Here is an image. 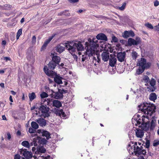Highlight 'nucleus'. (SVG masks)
Listing matches in <instances>:
<instances>
[{
	"mask_svg": "<svg viewBox=\"0 0 159 159\" xmlns=\"http://www.w3.org/2000/svg\"><path fill=\"white\" fill-rule=\"evenodd\" d=\"M85 44L87 48V50L84 54L82 55V61H84L89 59L90 57L93 56V54L95 53L97 62L99 63L100 61V56L99 52L97 51V48L99 47L98 41L95 38H93L92 39L89 38L88 41L85 43Z\"/></svg>",
	"mask_w": 159,
	"mask_h": 159,
	"instance_id": "obj_1",
	"label": "nucleus"
},
{
	"mask_svg": "<svg viewBox=\"0 0 159 159\" xmlns=\"http://www.w3.org/2000/svg\"><path fill=\"white\" fill-rule=\"evenodd\" d=\"M139 111L146 115L143 116L144 117H147L148 116H151L155 111L156 106L153 104L144 102L138 106Z\"/></svg>",
	"mask_w": 159,
	"mask_h": 159,
	"instance_id": "obj_2",
	"label": "nucleus"
},
{
	"mask_svg": "<svg viewBox=\"0 0 159 159\" xmlns=\"http://www.w3.org/2000/svg\"><path fill=\"white\" fill-rule=\"evenodd\" d=\"M65 47L71 54L75 52L76 50L78 51H81L84 48L81 43L79 41L68 42L66 43Z\"/></svg>",
	"mask_w": 159,
	"mask_h": 159,
	"instance_id": "obj_3",
	"label": "nucleus"
},
{
	"mask_svg": "<svg viewBox=\"0 0 159 159\" xmlns=\"http://www.w3.org/2000/svg\"><path fill=\"white\" fill-rule=\"evenodd\" d=\"M57 65L55 62L51 61L48 64V67L46 66H44V71L47 75L53 77L56 75V73L52 70H50L49 69L51 70H54Z\"/></svg>",
	"mask_w": 159,
	"mask_h": 159,
	"instance_id": "obj_4",
	"label": "nucleus"
},
{
	"mask_svg": "<svg viewBox=\"0 0 159 159\" xmlns=\"http://www.w3.org/2000/svg\"><path fill=\"white\" fill-rule=\"evenodd\" d=\"M39 110L42 113L44 118L48 117L49 116V114L48 112L49 110V108L47 107L46 105H42L39 108Z\"/></svg>",
	"mask_w": 159,
	"mask_h": 159,
	"instance_id": "obj_5",
	"label": "nucleus"
},
{
	"mask_svg": "<svg viewBox=\"0 0 159 159\" xmlns=\"http://www.w3.org/2000/svg\"><path fill=\"white\" fill-rule=\"evenodd\" d=\"M140 38L137 37H136L135 39L132 38H129L128 40V43L129 46L137 45L141 43Z\"/></svg>",
	"mask_w": 159,
	"mask_h": 159,
	"instance_id": "obj_6",
	"label": "nucleus"
},
{
	"mask_svg": "<svg viewBox=\"0 0 159 159\" xmlns=\"http://www.w3.org/2000/svg\"><path fill=\"white\" fill-rule=\"evenodd\" d=\"M20 152V154H22L26 159H30L32 157V154L31 152L27 151L26 149H22Z\"/></svg>",
	"mask_w": 159,
	"mask_h": 159,
	"instance_id": "obj_7",
	"label": "nucleus"
},
{
	"mask_svg": "<svg viewBox=\"0 0 159 159\" xmlns=\"http://www.w3.org/2000/svg\"><path fill=\"white\" fill-rule=\"evenodd\" d=\"M51 91L52 93L50 94V96L52 98H54L56 99H61L63 98V95L60 91L55 92L53 90H51Z\"/></svg>",
	"mask_w": 159,
	"mask_h": 159,
	"instance_id": "obj_8",
	"label": "nucleus"
},
{
	"mask_svg": "<svg viewBox=\"0 0 159 159\" xmlns=\"http://www.w3.org/2000/svg\"><path fill=\"white\" fill-rule=\"evenodd\" d=\"M50 56H52V61L55 62L57 65H59V64L60 62L61 58L55 55L54 53H51Z\"/></svg>",
	"mask_w": 159,
	"mask_h": 159,
	"instance_id": "obj_9",
	"label": "nucleus"
},
{
	"mask_svg": "<svg viewBox=\"0 0 159 159\" xmlns=\"http://www.w3.org/2000/svg\"><path fill=\"white\" fill-rule=\"evenodd\" d=\"M141 148H142L141 146L139 148L137 146L136 143H135L134 146V150L135 155L136 156H139V155H141V151L142 150Z\"/></svg>",
	"mask_w": 159,
	"mask_h": 159,
	"instance_id": "obj_10",
	"label": "nucleus"
},
{
	"mask_svg": "<svg viewBox=\"0 0 159 159\" xmlns=\"http://www.w3.org/2000/svg\"><path fill=\"white\" fill-rule=\"evenodd\" d=\"M125 55L126 53L125 52H119L117 54V57L118 60L120 62L123 61L125 58Z\"/></svg>",
	"mask_w": 159,
	"mask_h": 159,
	"instance_id": "obj_11",
	"label": "nucleus"
},
{
	"mask_svg": "<svg viewBox=\"0 0 159 159\" xmlns=\"http://www.w3.org/2000/svg\"><path fill=\"white\" fill-rule=\"evenodd\" d=\"M109 53L108 52H103L101 55L102 60L104 61H107L109 58Z\"/></svg>",
	"mask_w": 159,
	"mask_h": 159,
	"instance_id": "obj_12",
	"label": "nucleus"
},
{
	"mask_svg": "<svg viewBox=\"0 0 159 159\" xmlns=\"http://www.w3.org/2000/svg\"><path fill=\"white\" fill-rule=\"evenodd\" d=\"M116 59L111 55V57L109 59V65L111 67H114L116 63Z\"/></svg>",
	"mask_w": 159,
	"mask_h": 159,
	"instance_id": "obj_13",
	"label": "nucleus"
},
{
	"mask_svg": "<svg viewBox=\"0 0 159 159\" xmlns=\"http://www.w3.org/2000/svg\"><path fill=\"white\" fill-rule=\"evenodd\" d=\"M143 122L141 123V128L145 131H147L149 128L150 124L148 122H145L142 119Z\"/></svg>",
	"mask_w": 159,
	"mask_h": 159,
	"instance_id": "obj_14",
	"label": "nucleus"
},
{
	"mask_svg": "<svg viewBox=\"0 0 159 159\" xmlns=\"http://www.w3.org/2000/svg\"><path fill=\"white\" fill-rule=\"evenodd\" d=\"M96 38H95L98 41L97 39L98 40H103L105 41H107V36L103 33H100L98 34L96 37Z\"/></svg>",
	"mask_w": 159,
	"mask_h": 159,
	"instance_id": "obj_15",
	"label": "nucleus"
},
{
	"mask_svg": "<svg viewBox=\"0 0 159 159\" xmlns=\"http://www.w3.org/2000/svg\"><path fill=\"white\" fill-rule=\"evenodd\" d=\"M36 121L40 126L43 127L46 125V120L43 118H39L36 120Z\"/></svg>",
	"mask_w": 159,
	"mask_h": 159,
	"instance_id": "obj_16",
	"label": "nucleus"
},
{
	"mask_svg": "<svg viewBox=\"0 0 159 159\" xmlns=\"http://www.w3.org/2000/svg\"><path fill=\"white\" fill-rule=\"evenodd\" d=\"M36 141L39 144H45L47 142V140L44 138H41L38 136L36 138Z\"/></svg>",
	"mask_w": 159,
	"mask_h": 159,
	"instance_id": "obj_17",
	"label": "nucleus"
},
{
	"mask_svg": "<svg viewBox=\"0 0 159 159\" xmlns=\"http://www.w3.org/2000/svg\"><path fill=\"white\" fill-rule=\"evenodd\" d=\"M53 100L52 99L46 98L43 101V104L46 105L47 104L50 106H53Z\"/></svg>",
	"mask_w": 159,
	"mask_h": 159,
	"instance_id": "obj_18",
	"label": "nucleus"
},
{
	"mask_svg": "<svg viewBox=\"0 0 159 159\" xmlns=\"http://www.w3.org/2000/svg\"><path fill=\"white\" fill-rule=\"evenodd\" d=\"M55 50L59 53H62L65 50V48L61 44L57 45L55 48Z\"/></svg>",
	"mask_w": 159,
	"mask_h": 159,
	"instance_id": "obj_19",
	"label": "nucleus"
},
{
	"mask_svg": "<svg viewBox=\"0 0 159 159\" xmlns=\"http://www.w3.org/2000/svg\"><path fill=\"white\" fill-rule=\"evenodd\" d=\"M135 133L136 135L138 138H142L144 135L143 131L140 129H136V131Z\"/></svg>",
	"mask_w": 159,
	"mask_h": 159,
	"instance_id": "obj_20",
	"label": "nucleus"
},
{
	"mask_svg": "<svg viewBox=\"0 0 159 159\" xmlns=\"http://www.w3.org/2000/svg\"><path fill=\"white\" fill-rule=\"evenodd\" d=\"M146 60L144 58H141L140 60L139 61L138 63V65L139 66L144 67L145 65H146Z\"/></svg>",
	"mask_w": 159,
	"mask_h": 159,
	"instance_id": "obj_21",
	"label": "nucleus"
},
{
	"mask_svg": "<svg viewBox=\"0 0 159 159\" xmlns=\"http://www.w3.org/2000/svg\"><path fill=\"white\" fill-rule=\"evenodd\" d=\"M55 77L54 78V81L57 83L60 84L62 83V78L58 75H55Z\"/></svg>",
	"mask_w": 159,
	"mask_h": 159,
	"instance_id": "obj_22",
	"label": "nucleus"
},
{
	"mask_svg": "<svg viewBox=\"0 0 159 159\" xmlns=\"http://www.w3.org/2000/svg\"><path fill=\"white\" fill-rule=\"evenodd\" d=\"M42 135L43 136H45L47 140H48L51 138L50 133L47 131L43 130L42 133Z\"/></svg>",
	"mask_w": 159,
	"mask_h": 159,
	"instance_id": "obj_23",
	"label": "nucleus"
},
{
	"mask_svg": "<svg viewBox=\"0 0 159 159\" xmlns=\"http://www.w3.org/2000/svg\"><path fill=\"white\" fill-rule=\"evenodd\" d=\"M62 106L61 103L59 101L53 100V106L56 107L57 108H59Z\"/></svg>",
	"mask_w": 159,
	"mask_h": 159,
	"instance_id": "obj_24",
	"label": "nucleus"
},
{
	"mask_svg": "<svg viewBox=\"0 0 159 159\" xmlns=\"http://www.w3.org/2000/svg\"><path fill=\"white\" fill-rule=\"evenodd\" d=\"M157 98L156 94L155 93H152L149 95V99L151 101H154Z\"/></svg>",
	"mask_w": 159,
	"mask_h": 159,
	"instance_id": "obj_25",
	"label": "nucleus"
},
{
	"mask_svg": "<svg viewBox=\"0 0 159 159\" xmlns=\"http://www.w3.org/2000/svg\"><path fill=\"white\" fill-rule=\"evenodd\" d=\"M27 58L29 60L34 58L33 53L31 51H28L26 53Z\"/></svg>",
	"mask_w": 159,
	"mask_h": 159,
	"instance_id": "obj_26",
	"label": "nucleus"
},
{
	"mask_svg": "<svg viewBox=\"0 0 159 159\" xmlns=\"http://www.w3.org/2000/svg\"><path fill=\"white\" fill-rule=\"evenodd\" d=\"M31 127L35 129L39 128V125L38 124L34 121H32L31 124Z\"/></svg>",
	"mask_w": 159,
	"mask_h": 159,
	"instance_id": "obj_27",
	"label": "nucleus"
},
{
	"mask_svg": "<svg viewBox=\"0 0 159 159\" xmlns=\"http://www.w3.org/2000/svg\"><path fill=\"white\" fill-rule=\"evenodd\" d=\"M29 96L30 101H32V100H33L36 97L35 94L34 92H32L31 93H29Z\"/></svg>",
	"mask_w": 159,
	"mask_h": 159,
	"instance_id": "obj_28",
	"label": "nucleus"
},
{
	"mask_svg": "<svg viewBox=\"0 0 159 159\" xmlns=\"http://www.w3.org/2000/svg\"><path fill=\"white\" fill-rule=\"evenodd\" d=\"M37 150L39 152L44 153L46 152V149L43 147H39L37 148Z\"/></svg>",
	"mask_w": 159,
	"mask_h": 159,
	"instance_id": "obj_29",
	"label": "nucleus"
},
{
	"mask_svg": "<svg viewBox=\"0 0 159 159\" xmlns=\"http://www.w3.org/2000/svg\"><path fill=\"white\" fill-rule=\"evenodd\" d=\"M144 67L139 66L138 70H137V74L139 75L142 73L144 70Z\"/></svg>",
	"mask_w": 159,
	"mask_h": 159,
	"instance_id": "obj_30",
	"label": "nucleus"
},
{
	"mask_svg": "<svg viewBox=\"0 0 159 159\" xmlns=\"http://www.w3.org/2000/svg\"><path fill=\"white\" fill-rule=\"evenodd\" d=\"M21 144L23 146L27 148H29L30 147V144L27 141H23L22 143Z\"/></svg>",
	"mask_w": 159,
	"mask_h": 159,
	"instance_id": "obj_31",
	"label": "nucleus"
},
{
	"mask_svg": "<svg viewBox=\"0 0 159 159\" xmlns=\"http://www.w3.org/2000/svg\"><path fill=\"white\" fill-rule=\"evenodd\" d=\"M155 120L152 119L151 123V125L150 127V130H153L155 127Z\"/></svg>",
	"mask_w": 159,
	"mask_h": 159,
	"instance_id": "obj_32",
	"label": "nucleus"
},
{
	"mask_svg": "<svg viewBox=\"0 0 159 159\" xmlns=\"http://www.w3.org/2000/svg\"><path fill=\"white\" fill-rule=\"evenodd\" d=\"M150 84L151 86L154 87L156 85V81L153 78H152L151 80L149 81Z\"/></svg>",
	"mask_w": 159,
	"mask_h": 159,
	"instance_id": "obj_33",
	"label": "nucleus"
},
{
	"mask_svg": "<svg viewBox=\"0 0 159 159\" xmlns=\"http://www.w3.org/2000/svg\"><path fill=\"white\" fill-rule=\"evenodd\" d=\"M123 37L125 38H127L129 37V31H125L123 34Z\"/></svg>",
	"mask_w": 159,
	"mask_h": 159,
	"instance_id": "obj_34",
	"label": "nucleus"
},
{
	"mask_svg": "<svg viewBox=\"0 0 159 159\" xmlns=\"http://www.w3.org/2000/svg\"><path fill=\"white\" fill-rule=\"evenodd\" d=\"M50 42V41H49L48 39H47L44 43L41 49H45L46 47L48 44V43Z\"/></svg>",
	"mask_w": 159,
	"mask_h": 159,
	"instance_id": "obj_35",
	"label": "nucleus"
},
{
	"mask_svg": "<svg viewBox=\"0 0 159 159\" xmlns=\"http://www.w3.org/2000/svg\"><path fill=\"white\" fill-rule=\"evenodd\" d=\"M30 144V146H32L33 145H34L35 146H36L38 145L37 142L36 141V139L35 140L34 139V141L31 142Z\"/></svg>",
	"mask_w": 159,
	"mask_h": 159,
	"instance_id": "obj_36",
	"label": "nucleus"
},
{
	"mask_svg": "<svg viewBox=\"0 0 159 159\" xmlns=\"http://www.w3.org/2000/svg\"><path fill=\"white\" fill-rule=\"evenodd\" d=\"M48 94L45 92H42L40 94V97L42 98H47L48 97Z\"/></svg>",
	"mask_w": 159,
	"mask_h": 159,
	"instance_id": "obj_37",
	"label": "nucleus"
},
{
	"mask_svg": "<svg viewBox=\"0 0 159 159\" xmlns=\"http://www.w3.org/2000/svg\"><path fill=\"white\" fill-rule=\"evenodd\" d=\"M137 56V53L136 52H133L132 53V58L133 59H136Z\"/></svg>",
	"mask_w": 159,
	"mask_h": 159,
	"instance_id": "obj_38",
	"label": "nucleus"
},
{
	"mask_svg": "<svg viewBox=\"0 0 159 159\" xmlns=\"http://www.w3.org/2000/svg\"><path fill=\"white\" fill-rule=\"evenodd\" d=\"M143 80L145 81L146 83H147L149 82L150 79L149 77L147 75H145L143 78Z\"/></svg>",
	"mask_w": 159,
	"mask_h": 159,
	"instance_id": "obj_39",
	"label": "nucleus"
},
{
	"mask_svg": "<svg viewBox=\"0 0 159 159\" xmlns=\"http://www.w3.org/2000/svg\"><path fill=\"white\" fill-rule=\"evenodd\" d=\"M62 110H58L56 111V114L57 115H58L60 116H61V114H62Z\"/></svg>",
	"mask_w": 159,
	"mask_h": 159,
	"instance_id": "obj_40",
	"label": "nucleus"
},
{
	"mask_svg": "<svg viewBox=\"0 0 159 159\" xmlns=\"http://www.w3.org/2000/svg\"><path fill=\"white\" fill-rule=\"evenodd\" d=\"M145 146L146 148H148L150 146V141L148 139H146L145 143Z\"/></svg>",
	"mask_w": 159,
	"mask_h": 159,
	"instance_id": "obj_41",
	"label": "nucleus"
},
{
	"mask_svg": "<svg viewBox=\"0 0 159 159\" xmlns=\"http://www.w3.org/2000/svg\"><path fill=\"white\" fill-rule=\"evenodd\" d=\"M147 89H149L148 91L149 90L150 92H153L155 90V88L154 86H149L148 87Z\"/></svg>",
	"mask_w": 159,
	"mask_h": 159,
	"instance_id": "obj_42",
	"label": "nucleus"
},
{
	"mask_svg": "<svg viewBox=\"0 0 159 159\" xmlns=\"http://www.w3.org/2000/svg\"><path fill=\"white\" fill-rule=\"evenodd\" d=\"M36 129L33 128L32 127H30L29 129V132L30 133H34L36 132Z\"/></svg>",
	"mask_w": 159,
	"mask_h": 159,
	"instance_id": "obj_43",
	"label": "nucleus"
},
{
	"mask_svg": "<svg viewBox=\"0 0 159 159\" xmlns=\"http://www.w3.org/2000/svg\"><path fill=\"white\" fill-rule=\"evenodd\" d=\"M126 4V3L124 2L121 7H119V9L121 11L123 10L125 8Z\"/></svg>",
	"mask_w": 159,
	"mask_h": 159,
	"instance_id": "obj_44",
	"label": "nucleus"
},
{
	"mask_svg": "<svg viewBox=\"0 0 159 159\" xmlns=\"http://www.w3.org/2000/svg\"><path fill=\"white\" fill-rule=\"evenodd\" d=\"M67 13L68 12V11L67 10H65L64 11H63L62 12H61L58 13V15L59 16H61L62 15H67V14H66V13Z\"/></svg>",
	"mask_w": 159,
	"mask_h": 159,
	"instance_id": "obj_45",
	"label": "nucleus"
},
{
	"mask_svg": "<svg viewBox=\"0 0 159 159\" xmlns=\"http://www.w3.org/2000/svg\"><path fill=\"white\" fill-rule=\"evenodd\" d=\"M148 28L150 29H153V27L152 25L150 23H148L145 25Z\"/></svg>",
	"mask_w": 159,
	"mask_h": 159,
	"instance_id": "obj_46",
	"label": "nucleus"
},
{
	"mask_svg": "<svg viewBox=\"0 0 159 159\" xmlns=\"http://www.w3.org/2000/svg\"><path fill=\"white\" fill-rule=\"evenodd\" d=\"M112 41L114 42H118V40L117 38L115 36H113L112 37Z\"/></svg>",
	"mask_w": 159,
	"mask_h": 159,
	"instance_id": "obj_47",
	"label": "nucleus"
},
{
	"mask_svg": "<svg viewBox=\"0 0 159 159\" xmlns=\"http://www.w3.org/2000/svg\"><path fill=\"white\" fill-rule=\"evenodd\" d=\"M129 36H131L132 37H134V36L135 34L132 31L130 30L129 31Z\"/></svg>",
	"mask_w": 159,
	"mask_h": 159,
	"instance_id": "obj_48",
	"label": "nucleus"
},
{
	"mask_svg": "<svg viewBox=\"0 0 159 159\" xmlns=\"http://www.w3.org/2000/svg\"><path fill=\"white\" fill-rule=\"evenodd\" d=\"M151 66V63L149 62L146 63V65H145V68H149L150 66Z\"/></svg>",
	"mask_w": 159,
	"mask_h": 159,
	"instance_id": "obj_49",
	"label": "nucleus"
},
{
	"mask_svg": "<svg viewBox=\"0 0 159 159\" xmlns=\"http://www.w3.org/2000/svg\"><path fill=\"white\" fill-rule=\"evenodd\" d=\"M158 145H159V141H154L153 143V145L154 146H157Z\"/></svg>",
	"mask_w": 159,
	"mask_h": 159,
	"instance_id": "obj_50",
	"label": "nucleus"
},
{
	"mask_svg": "<svg viewBox=\"0 0 159 159\" xmlns=\"http://www.w3.org/2000/svg\"><path fill=\"white\" fill-rule=\"evenodd\" d=\"M154 30L156 31H159V23L157 25L155 26L154 27Z\"/></svg>",
	"mask_w": 159,
	"mask_h": 159,
	"instance_id": "obj_51",
	"label": "nucleus"
},
{
	"mask_svg": "<svg viewBox=\"0 0 159 159\" xmlns=\"http://www.w3.org/2000/svg\"><path fill=\"white\" fill-rule=\"evenodd\" d=\"M22 33V30L21 29H19L17 33V34L19 35H20Z\"/></svg>",
	"mask_w": 159,
	"mask_h": 159,
	"instance_id": "obj_52",
	"label": "nucleus"
},
{
	"mask_svg": "<svg viewBox=\"0 0 159 159\" xmlns=\"http://www.w3.org/2000/svg\"><path fill=\"white\" fill-rule=\"evenodd\" d=\"M3 59L5 60L6 61H11V58L9 57H4Z\"/></svg>",
	"mask_w": 159,
	"mask_h": 159,
	"instance_id": "obj_53",
	"label": "nucleus"
},
{
	"mask_svg": "<svg viewBox=\"0 0 159 159\" xmlns=\"http://www.w3.org/2000/svg\"><path fill=\"white\" fill-rule=\"evenodd\" d=\"M141 151V154L144 155L145 154H146V150L144 149H142Z\"/></svg>",
	"mask_w": 159,
	"mask_h": 159,
	"instance_id": "obj_54",
	"label": "nucleus"
},
{
	"mask_svg": "<svg viewBox=\"0 0 159 159\" xmlns=\"http://www.w3.org/2000/svg\"><path fill=\"white\" fill-rule=\"evenodd\" d=\"M62 94H63V93H67L68 92V91L66 90H65L62 89V90L60 91Z\"/></svg>",
	"mask_w": 159,
	"mask_h": 159,
	"instance_id": "obj_55",
	"label": "nucleus"
},
{
	"mask_svg": "<svg viewBox=\"0 0 159 159\" xmlns=\"http://www.w3.org/2000/svg\"><path fill=\"white\" fill-rule=\"evenodd\" d=\"M36 37L35 36H34L32 38V42L33 43H35L36 42Z\"/></svg>",
	"mask_w": 159,
	"mask_h": 159,
	"instance_id": "obj_56",
	"label": "nucleus"
},
{
	"mask_svg": "<svg viewBox=\"0 0 159 159\" xmlns=\"http://www.w3.org/2000/svg\"><path fill=\"white\" fill-rule=\"evenodd\" d=\"M92 56L93 60L97 61V57L95 56V53L93 54V55Z\"/></svg>",
	"mask_w": 159,
	"mask_h": 159,
	"instance_id": "obj_57",
	"label": "nucleus"
},
{
	"mask_svg": "<svg viewBox=\"0 0 159 159\" xmlns=\"http://www.w3.org/2000/svg\"><path fill=\"white\" fill-rule=\"evenodd\" d=\"M20 156L19 154H16L15 156L14 159H20Z\"/></svg>",
	"mask_w": 159,
	"mask_h": 159,
	"instance_id": "obj_58",
	"label": "nucleus"
},
{
	"mask_svg": "<svg viewBox=\"0 0 159 159\" xmlns=\"http://www.w3.org/2000/svg\"><path fill=\"white\" fill-rule=\"evenodd\" d=\"M159 4V2L157 0L156 1L154 2V5L155 7L157 6Z\"/></svg>",
	"mask_w": 159,
	"mask_h": 159,
	"instance_id": "obj_59",
	"label": "nucleus"
},
{
	"mask_svg": "<svg viewBox=\"0 0 159 159\" xmlns=\"http://www.w3.org/2000/svg\"><path fill=\"white\" fill-rule=\"evenodd\" d=\"M79 0H68L71 3H75L78 2Z\"/></svg>",
	"mask_w": 159,
	"mask_h": 159,
	"instance_id": "obj_60",
	"label": "nucleus"
},
{
	"mask_svg": "<svg viewBox=\"0 0 159 159\" xmlns=\"http://www.w3.org/2000/svg\"><path fill=\"white\" fill-rule=\"evenodd\" d=\"M7 138L8 140H10L11 138V135L9 133H7Z\"/></svg>",
	"mask_w": 159,
	"mask_h": 159,
	"instance_id": "obj_61",
	"label": "nucleus"
},
{
	"mask_svg": "<svg viewBox=\"0 0 159 159\" xmlns=\"http://www.w3.org/2000/svg\"><path fill=\"white\" fill-rule=\"evenodd\" d=\"M54 37V36H52L51 37H49V38L48 39V40L49 41H50Z\"/></svg>",
	"mask_w": 159,
	"mask_h": 159,
	"instance_id": "obj_62",
	"label": "nucleus"
},
{
	"mask_svg": "<svg viewBox=\"0 0 159 159\" xmlns=\"http://www.w3.org/2000/svg\"><path fill=\"white\" fill-rule=\"evenodd\" d=\"M54 37V36H52L51 37H49V38L48 39V40L49 41H50Z\"/></svg>",
	"mask_w": 159,
	"mask_h": 159,
	"instance_id": "obj_63",
	"label": "nucleus"
},
{
	"mask_svg": "<svg viewBox=\"0 0 159 159\" xmlns=\"http://www.w3.org/2000/svg\"><path fill=\"white\" fill-rule=\"evenodd\" d=\"M8 4H6L4 5V6L3 7L4 9H7V7H8Z\"/></svg>",
	"mask_w": 159,
	"mask_h": 159,
	"instance_id": "obj_64",
	"label": "nucleus"
}]
</instances>
